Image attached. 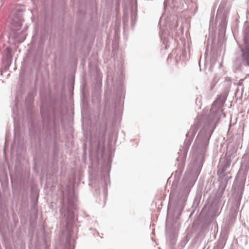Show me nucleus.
<instances>
[{
	"mask_svg": "<svg viewBox=\"0 0 249 249\" xmlns=\"http://www.w3.org/2000/svg\"><path fill=\"white\" fill-rule=\"evenodd\" d=\"M227 167V166H226L222 167L220 166L219 167V169L217 171V174L219 177H222L224 176V173L225 172Z\"/></svg>",
	"mask_w": 249,
	"mask_h": 249,
	"instance_id": "1",
	"label": "nucleus"
}]
</instances>
